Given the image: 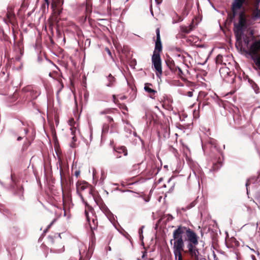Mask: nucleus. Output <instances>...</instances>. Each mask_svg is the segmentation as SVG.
<instances>
[{"label": "nucleus", "instance_id": "nucleus-11", "mask_svg": "<svg viewBox=\"0 0 260 260\" xmlns=\"http://www.w3.org/2000/svg\"><path fill=\"white\" fill-rule=\"evenodd\" d=\"M58 163L59 165V173L60 178L65 176L70 175L69 167L67 166L65 163L63 162L60 157H58Z\"/></svg>", "mask_w": 260, "mask_h": 260}, {"label": "nucleus", "instance_id": "nucleus-37", "mask_svg": "<svg viewBox=\"0 0 260 260\" xmlns=\"http://www.w3.org/2000/svg\"><path fill=\"white\" fill-rule=\"evenodd\" d=\"M190 0H186V3L185 6L184 7V10H186L187 9V8L188 7V5L189 4Z\"/></svg>", "mask_w": 260, "mask_h": 260}, {"label": "nucleus", "instance_id": "nucleus-22", "mask_svg": "<svg viewBox=\"0 0 260 260\" xmlns=\"http://www.w3.org/2000/svg\"><path fill=\"white\" fill-rule=\"evenodd\" d=\"M23 190L24 189L22 186H17V189L15 191L14 193L15 194L19 196L20 198H21L23 197Z\"/></svg>", "mask_w": 260, "mask_h": 260}, {"label": "nucleus", "instance_id": "nucleus-48", "mask_svg": "<svg viewBox=\"0 0 260 260\" xmlns=\"http://www.w3.org/2000/svg\"><path fill=\"white\" fill-rule=\"evenodd\" d=\"M113 101L115 103H116L118 101V100L116 99V96L115 95H113Z\"/></svg>", "mask_w": 260, "mask_h": 260}, {"label": "nucleus", "instance_id": "nucleus-10", "mask_svg": "<svg viewBox=\"0 0 260 260\" xmlns=\"http://www.w3.org/2000/svg\"><path fill=\"white\" fill-rule=\"evenodd\" d=\"M7 10L6 14L7 18H5L4 21L7 23H13L15 22L16 19V16L13 9L12 7H8Z\"/></svg>", "mask_w": 260, "mask_h": 260}, {"label": "nucleus", "instance_id": "nucleus-23", "mask_svg": "<svg viewBox=\"0 0 260 260\" xmlns=\"http://www.w3.org/2000/svg\"><path fill=\"white\" fill-rule=\"evenodd\" d=\"M175 74H177L182 80H186V79L185 74L179 67L177 70L176 73Z\"/></svg>", "mask_w": 260, "mask_h": 260}, {"label": "nucleus", "instance_id": "nucleus-7", "mask_svg": "<svg viewBox=\"0 0 260 260\" xmlns=\"http://www.w3.org/2000/svg\"><path fill=\"white\" fill-rule=\"evenodd\" d=\"M156 39L155 41V48L153 54H160L162 51V44L160 40V29L157 28L156 29Z\"/></svg>", "mask_w": 260, "mask_h": 260}, {"label": "nucleus", "instance_id": "nucleus-54", "mask_svg": "<svg viewBox=\"0 0 260 260\" xmlns=\"http://www.w3.org/2000/svg\"><path fill=\"white\" fill-rule=\"evenodd\" d=\"M122 108L123 109H125V110H127V109L125 105H123V107H122Z\"/></svg>", "mask_w": 260, "mask_h": 260}, {"label": "nucleus", "instance_id": "nucleus-24", "mask_svg": "<svg viewBox=\"0 0 260 260\" xmlns=\"http://www.w3.org/2000/svg\"><path fill=\"white\" fill-rule=\"evenodd\" d=\"M50 18L52 20L53 23H55L56 25V29L57 31H58V23L60 21V19L58 18V17L52 16Z\"/></svg>", "mask_w": 260, "mask_h": 260}, {"label": "nucleus", "instance_id": "nucleus-2", "mask_svg": "<svg viewBox=\"0 0 260 260\" xmlns=\"http://www.w3.org/2000/svg\"><path fill=\"white\" fill-rule=\"evenodd\" d=\"M250 3L251 0H233L231 12L228 13V20L230 22H233V31L236 41L240 44L243 30L252 23L250 15L247 13L245 7Z\"/></svg>", "mask_w": 260, "mask_h": 260}, {"label": "nucleus", "instance_id": "nucleus-14", "mask_svg": "<svg viewBox=\"0 0 260 260\" xmlns=\"http://www.w3.org/2000/svg\"><path fill=\"white\" fill-rule=\"evenodd\" d=\"M60 180L62 186L66 187H70L73 183V179L70 175L61 177Z\"/></svg>", "mask_w": 260, "mask_h": 260}, {"label": "nucleus", "instance_id": "nucleus-31", "mask_svg": "<svg viewBox=\"0 0 260 260\" xmlns=\"http://www.w3.org/2000/svg\"><path fill=\"white\" fill-rule=\"evenodd\" d=\"M230 241L232 243V245H231V247L237 246L239 245V242L237 241L235 238H232L230 239Z\"/></svg>", "mask_w": 260, "mask_h": 260}, {"label": "nucleus", "instance_id": "nucleus-61", "mask_svg": "<svg viewBox=\"0 0 260 260\" xmlns=\"http://www.w3.org/2000/svg\"><path fill=\"white\" fill-rule=\"evenodd\" d=\"M58 5H60V0H58Z\"/></svg>", "mask_w": 260, "mask_h": 260}, {"label": "nucleus", "instance_id": "nucleus-46", "mask_svg": "<svg viewBox=\"0 0 260 260\" xmlns=\"http://www.w3.org/2000/svg\"><path fill=\"white\" fill-rule=\"evenodd\" d=\"M249 41L248 38H246V39L244 40V42L247 46H248V45L249 44Z\"/></svg>", "mask_w": 260, "mask_h": 260}, {"label": "nucleus", "instance_id": "nucleus-29", "mask_svg": "<svg viewBox=\"0 0 260 260\" xmlns=\"http://www.w3.org/2000/svg\"><path fill=\"white\" fill-rule=\"evenodd\" d=\"M3 212L4 214H5L6 215H7L9 217H10L13 215H15V214L13 213V212L10 210V209L8 208H5L3 209Z\"/></svg>", "mask_w": 260, "mask_h": 260}, {"label": "nucleus", "instance_id": "nucleus-34", "mask_svg": "<svg viewBox=\"0 0 260 260\" xmlns=\"http://www.w3.org/2000/svg\"><path fill=\"white\" fill-rule=\"evenodd\" d=\"M196 205V202L195 201H193L192 202H191L190 204H189L187 207H186V209H190L191 208L194 207Z\"/></svg>", "mask_w": 260, "mask_h": 260}, {"label": "nucleus", "instance_id": "nucleus-40", "mask_svg": "<svg viewBox=\"0 0 260 260\" xmlns=\"http://www.w3.org/2000/svg\"><path fill=\"white\" fill-rule=\"evenodd\" d=\"M55 221V219H54L50 223V224L48 226L47 229L45 231V232H46L50 227L53 224V223H54V222Z\"/></svg>", "mask_w": 260, "mask_h": 260}, {"label": "nucleus", "instance_id": "nucleus-64", "mask_svg": "<svg viewBox=\"0 0 260 260\" xmlns=\"http://www.w3.org/2000/svg\"><path fill=\"white\" fill-rule=\"evenodd\" d=\"M164 187H166V185L165 184L164 185Z\"/></svg>", "mask_w": 260, "mask_h": 260}, {"label": "nucleus", "instance_id": "nucleus-36", "mask_svg": "<svg viewBox=\"0 0 260 260\" xmlns=\"http://www.w3.org/2000/svg\"><path fill=\"white\" fill-rule=\"evenodd\" d=\"M253 88L254 89L255 92L257 93L258 92V90H259V88L255 83H254V85H253Z\"/></svg>", "mask_w": 260, "mask_h": 260}, {"label": "nucleus", "instance_id": "nucleus-39", "mask_svg": "<svg viewBox=\"0 0 260 260\" xmlns=\"http://www.w3.org/2000/svg\"><path fill=\"white\" fill-rule=\"evenodd\" d=\"M256 66H257L258 69L260 70V57L257 59Z\"/></svg>", "mask_w": 260, "mask_h": 260}, {"label": "nucleus", "instance_id": "nucleus-21", "mask_svg": "<svg viewBox=\"0 0 260 260\" xmlns=\"http://www.w3.org/2000/svg\"><path fill=\"white\" fill-rule=\"evenodd\" d=\"M52 7L53 8V16L58 17L61 14L62 9L57 6H54L53 4H52Z\"/></svg>", "mask_w": 260, "mask_h": 260}, {"label": "nucleus", "instance_id": "nucleus-51", "mask_svg": "<svg viewBox=\"0 0 260 260\" xmlns=\"http://www.w3.org/2000/svg\"><path fill=\"white\" fill-rule=\"evenodd\" d=\"M140 236V239H141V240H143V234L142 235H139Z\"/></svg>", "mask_w": 260, "mask_h": 260}, {"label": "nucleus", "instance_id": "nucleus-53", "mask_svg": "<svg viewBox=\"0 0 260 260\" xmlns=\"http://www.w3.org/2000/svg\"><path fill=\"white\" fill-rule=\"evenodd\" d=\"M44 1L47 4V5L48 6L49 4V0H44Z\"/></svg>", "mask_w": 260, "mask_h": 260}, {"label": "nucleus", "instance_id": "nucleus-38", "mask_svg": "<svg viewBox=\"0 0 260 260\" xmlns=\"http://www.w3.org/2000/svg\"><path fill=\"white\" fill-rule=\"evenodd\" d=\"M80 171L79 170H77L74 173V175L76 177H78L79 175H80Z\"/></svg>", "mask_w": 260, "mask_h": 260}, {"label": "nucleus", "instance_id": "nucleus-52", "mask_svg": "<svg viewBox=\"0 0 260 260\" xmlns=\"http://www.w3.org/2000/svg\"><path fill=\"white\" fill-rule=\"evenodd\" d=\"M156 2L157 3V4H160L162 0H155Z\"/></svg>", "mask_w": 260, "mask_h": 260}, {"label": "nucleus", "instance_id": "nucleus-28", "mask_svg": "<svg viewBox=\"0 0 260 260\" xmlns=\"http://www.w3.org/2000/svg\"><path fill=\"white\" fill-rule=\"evenodd\" d=\"M115 110H116L115 109H106L104 110L101 111L100 113L101 115L111 114L113 113L114 111Z\"/></svg>", "mask_w": 260, "mask_h": 260}, {"label": "nucleus", "instance_id": "nucleus-12", "mask_svg": "<svg viewBox=\"0 0 260 260\" xmlns=\"http://www.w3.org/2000/svg\"><path fill=\"white\" fill-rule=\"evenodd\" d=\"M22 91L27 93V96H30L31 99H36L38 95V92L33 89L31 85H28L22 89Z\"/></svg>", "mask_w": 260, "mask_h": 260}, {"label": "nucleus", "instance_id": "nucleus-3", "mask_svg": "<svg viewBox=\"0 0 260 260\" xmlns=\"http://www.w3.org/2000/svg\"><path fill=\"white\" fill-rule=\"evenodd\" d=\"M86 205L88 207V209H86L85 210V215L86 220L89 223L91 230L93 231L96 230L98 225L97 217L93 213V208L91 206L87 205V203Z\"/></svg>", "mask_w": 260, "mask_h": 260}, {"label": "nucleus", "instance_id": "nucleus-4", "mask_svg": "<svg viewBox=\"0 0 260 260\" xmlns=\"http://www.w3.org/2000/svg\"><path fill=\"white\" fill-rule=\"evenodd\" d=\"M260 51V40L254 42L250 46L248 50V53L251 56L255 64L257 60L260 58L258 52Z\"/></svg>", "mask_w": 260, "mask_h": 260}, {"label": "nucleus", "instance_id": "nucleus-25", "mask_svg": "<svg viewBox=\"0 0 260 260\" xmlns=\"http://www.w3.org/2000/svg\"><path fill=\"white\" fill-rule=\"evenodd\" d=\"M107 79L109 81V83H108L107 85L108 86H112L115 81V78L111 74H109L107 77Z\"/></svg>", "mask_w": 260, "mask_h": 260}, {"label": "nucleus", "instance_id": "nucleus-8", "mask_svg": "<svg viewBox=\"0 0 260 260\" xmlns=\"http://www.w3.org/2000/svg\"><path fill=\"white\" fill-rule=\"evenodd\" d=\"M95 202L96 204L99 206L100 209L107 216L110 217L112 213L109 209L108 208L107 206L104 203L103 201L101 198L95 199Z\"/></svg>", "mask_w": 260, "mask_h": 260}, {"label": "nucleus", "instance_id": "nucleus-6", "mask_svg": "<svg viewBox=\"0 0 260 260\" xmlns=\"http://www.w3.org/2000/svg\"><path fill=\"white\" fill-rule=\"evenodd\" d=\"M76 188L77 192L79 194L80 196L82 198H83V197L81 192L85 189L88 190V193L89 194L92 193V187L89 183L84 181H78L76 183Z\"/></svg>", "mask_w": 260, "mask_h": 260}, {"label": "nucleus", "instance_id": "nucleus-44", "mask_svg": "<svg viewBox=\"0 0 260 260\" xmlns=\"http://www.w3.org/2000/svg\"><path fill=\"white\" fill-rule=\"evenodd\" d=\"M13 96L14 97V101L16 100L17 98H18V94L16 92H15L13 95Z\"/></svg>", "mask_w": 260, "mask_h": 260}, {"label": "nucleus", "instance_id": "nucleus-13", "mask_svg": "<svg viewBox=\"0 0 260 260\" xmlns=\"http://www.w3.org/2000/svg\"><path fill=\"white\" fill-rule=\"evenodd\" d=\"M166 63L172 73L174 74L176 73L177 70L179 67L175 65V62L172 58L170 57L167 58L166 60Z\"/></svg>", "mask_w": 260, "mask_h": 260}, {"label": "nucleus", "instance_id": "nucleus-17", "mask_svg": "<svg viewBox=\"0 0 260 260\" xmlns=\"http://www.w3.org/2000/svg\"><path fill=\"white\" fill-rule=\"evenodd\" d=\"M71 131V134L72 135V141L70 143V146L72 148H75L76 147V142L77 141V137L75 136L76 127L74 126L70 128Z\"/></svg>", "mask_w": 260, "mask_h": 260}, {"label": "nucleus", "instance_id": "nucleus-49", "mask_svg": "<svg viewBox=\"0 0 260 260\" xmlns=\"http://www.w3.org/2000/svg\"><path fill=\"white\" fill-rule=\"evenodd\" d=\"M255 1V4L256 5H259V3H260V0H254Z\"/></svg>", "mask_w": 260, "mask_h": 260}, {"label": "nucleus", "instance_id": "nucleus-59", "mask_svg": "<svg viewBox=\"0 0 260 260\" xmlns=\"http://www.w3.org/2000/svg\"><path fill=\"white\" fill-rule=\"evenodd\" d=\"M116 156H117V157H118V158L121 157V155H118V154L116 155Z\"/></svg>", "mask_w": 260, "mask_h": 260}, {"label": "nucleus", "instance_id": "nucleus-20", "mask_svg": "<svg viewBox=\"0 0 260 260\" xmlns=\"http://www.w3.org/2000/svg\"><path fill=\"white\" fill-rule=\"evenodd\" d=\"M221 166L222 161L221 160V159L219 158L216 162L213 163L211 170L213 171H217L221 168Z\"/></svg>", "mask_w": 260, "mask_h": 260}, {"label": "nucleus", "instance_id": "nucleus-1", "mask_svg": "<svg viewBox=\"0 0 260 260\" xmlns=\"http://www.w3.org/2000/svg\"><path fill=\"white\" fill-rule=\"evenodd\" d=\"M170 243L176 260H202L197 247L199 236L191 229L179 225L173 231Z\"/></svg>", "mask_w": 260, "mask_h": 260}, {"label": "nucleus", "instance_id": "nucleus-16", "mask_svg": "<svg viewBox=\"0 0 260 260\" xmlns=\"http://www.w3.org/2000/svg\"><path fill=\"white\" fill-rule=\"evenodd\" d=\"M173 219L174 217L173 216L170 214H164L158 220V223H160L162 221L165 225H166L168 222L172 220Z\"/></svg>", "mask_w": 260, "mask_h": 260}, {"label": "nucleus", "instance_id": "nucleus-33", "mask_svg": "<svg viewBox=\"0 0 260 260\" xmlns=\"http://www.w3.org/2000/svg\"><path fill=\"white\" fill-rule=\"evenodd\" d=\"M57 234H56L55 235H54V236H51V235H49L48 236V240L51 243H53L54 241V238H56V235Z\"/></svg>", "mask_w": 260, "mask_h": 260}, {"label": "nucleus", "instance_id": "nucleus-55", "mask_svg": "<svg viewBox=\"0 0 260 260\" xmlns=\"http://www.w3.org/2000/svg\"><path fill=\"white\" fill-rule=\"evenodd\" d=\"M107 51H108V53H109V54L111 55V53L109 49H107Z\"/></svg>", "mask_w": 260, "mask_h": 260}, {"label": "nucleus", "instance_id": "nucleus-56", "mask_svg": "<svg viewBox=\"0 0 260 260\" xmlns=\"http://www.w3.org/2000/svg\"><path fill=\"white\" fill-rule=\"evenodd\" d=\"M21 139H22V137H18V138H17V140H18V141H20V140H21Z\"/></svg>", "mask_w": 260, "mask_h": 260}, {"label": "nucleus", "instance_id": "nucleus-18", "mask_svg": "<svg viewBox=\"0 0 260 260\" xmlns=\"http://www.w3.org/2000/svg\"><path fill=\"white\" fill-rule=\"evenodd\" d=\"M172 101L171 100L167 99L162 102V106L164 109L168 111H172L173 110V107L172 106Z\"/></svg>", "mask_w": 260, "mask_h": 260}, {"label": "nucleus", "instance_id": "nucleus-35", "mask_svg": "<svg viewBox=\"0 0 260 260\" xmlns=\"http://www.w3.org/2000/svg\"><path fill=\"white\" fill-rule=\"evenodd\" d=\"M57 81L60 86V89H62L63 87V84L62 82L61 79L59 78L57 80Z\"/></svg>", "mask_w": 260, "mask_h": 260}, {"label": "nucleus", "instance_id": "nucleus-57", "mask_svg": "<svg viewBox=\"0 0 260 260\" xmlns=\"http://www.w3.org/2000/svg\"><path fill=\"white\" fill-rule=\"evenodd\" d=\"M182 20V19L181 18V17H179V19H178V21H181Z\"/></svg>", "mask_w": 260, "mask_h": 260}, {"label": "nucleus", "instance_id": "nucleus-41", "mask_svg": "<svg viewBox=\"0 0 260 260\" xmlns=\"http://www.w3.org/2000/svg\"><path fill=\"white\" fill-rule=\"evenodd\" d=\"M107 119L108 122L110 123L113 121V118L110 116H107Z\"/></svg>", "mask_w": 260, "mask_h": 260}, {"label": "nucleus", "instance_id": "nucleus-19", "mask_svg": "<svg viewBox=\"0 0 260 260\" xmlns=\"http://www.w3.org/2000/svg\"><path fill=\"white\" fill-rule=\"evenodd\" d=\"M114 149L115 152L118 154H123L124 156H126L127 155V150L124 146L115 147Z\"/></svg>", "mask_w": 260, "mask_h": 260}, {"label": "nucleus", "instance_id": "nucleus-15", "mask_svg": "<svg viewBox=\"0 0 260 260\" xmlns=\"http://www.w3.org/2000/svg\"><path fill=\"white\" fill-rule=\"evenodd\" d=\"M150 86H152V84L151 83H145L144 86V90L147 92L150 93L149 97L152 99H155V94L157 93V91L154 89H152Z\"/></svg>", "mask_w": 260, "mask_h": 260}, {"label": "nucleus", "instance_id": "nucleus-5", "mask_svg": "<svg viewBox=\"0 0 260 260\" xmlns=\"http://www.w3.org/2000/svg\"><path fill=\"white\" fill-rule=\"evenodd\" d=\"M152 63L156 72L157 76L162 75L161 61L160 54H153L152 56Z\"/></svg>", "mask_w": 260, "mask_h": 260}, {"label": "nucleus", "instance_id": "nucleus-50", "mask_svg": "<svg viewBox=\"0 0 260 260\" xmlns=\"http://www.w3.org/2000/svg\"><path fill=\"white\" fill-rule=\"evenodd\" d=\"M249 34L251 35H253L254 34V30L251 29L249 32Z\"/></svg>", "mask_w": 260, "mask_h": 260}, {"label": "nucleus", "instance_id": "nucleus-9", "mask_svg": "<svg viewBox=\"0 0 260 260\" xmlns=\"http://www.w3.org/2000/svg\"><path fill=\"white\" fill-rule=\"evenodd\" d=\"M250 19H251V20H252V23L251 24H250L249 25H248L243 31V34L241 36V40L242 39V38L244 36V31L247 30V29H248L249 28V27L252 25L253 24H254V21L258 19V18H260V10L258 9H256L255 10L253 11L252 13V15H250ZM237 43H238L239 45H241L242 43L240 44H239L238 42H237Z\"/></svg>", "mask_w": 260, "mask_h": 260}, {"label": "nucleus", "instance_id": "nucleus-43", "mask_svg": "<svg viewBox=\"0 0 260 260\" xmlns=\"http://www.w3.org/2000/svg\"><path fill=\"white\" fill-rule=\"evenodd\" d=\"M209 142L212 145H214L215 146V141L214 140L212 139V140H210Z\"/></svg>", "mask_w": 260, "mask_h": 260}, {"label": "nucleus", "instance_id": "nucleus-63", "mask_svg": "<svg viewBox=\"0 0 260 260\" xmlns=\"http://www.w3.org/2000/svg\"><path fill=\"white\" fill-rule=\"evenodd\" d=\"M170 181H171V179H170L169 180L168 182H170Z\"/></svg>", "mask_w": 260, "mask_h": 260}, {"label": "nucleus", "instance_id": "nucleus-45", "mask_svg": "<svg viewBox=\"0 0 260 260\" xmlns=\"http://www.w3.org/2000/svg\"><path fill=\"white\" fill-rule=\"evenodd\" d=\"M193 93L192 91H188L187 92V95L191 97L192 96Z\"/></svg>", "mask_w": 260, "mask_h": 260}, {"label": "nucleus", "instance_id": "nucleus-47", "mask_svg": "<svg viewBox=\"0 0 260 260\" xmlns=\"http://www.w3.org/2000/svg\"><path fill=\"white\" fill-rule=\"evenodd\" d=\"M138 232H139V235L143 234V229H142V228H141L140 229H139Z\"/></svg>", "mask_w": 260, "mask_h": 260}, {"label": "nucleus", "instance_id": "nucleus-27", "mask_svg": "<svg viewBox=\"0 0 260 260\" xmlns=\"http://www.w3.org/2000/svg\"><path fill=\"white\" fill-rule=\"evenodd\" d=\"M180 29L181 32L184 34H188L191 31V28H189L186 26H181Z\"/></svg>", "mask_w": 260, "mask_h": 260}, {"label": "nucleus", "instance_id": "nucleus-42", "mask_svg": "<svg viewBox=\"0 0 260 260\" xmlns=\"http://www.w3.org/2000/svg\"><path fill=\"white\" fill-rule=\"evenodd\" d=\"M188 27H189V28H191L192 31L194 27L193 22H192V23Z\"/></svg>", "mask_w": 260, "mask_h": 260}, {"label": "nucleus", "instance_id": "nucleus-32", "mask_svg": "<svg viewBox=\"0 0 260 260\" xmlns=\"http://www.w3.org/2000/svg\"><path fill=\"white\" fill-rule=\"evenodd\" d=\"M222 55L219 54L216 58V63L221 64L222 62Z\"/></svg>", "mask_w": 260, "mask_h": 260}, {"label": "nucleus", "instance_id": "nucleus-58", "mask_svg": "<svg viewBox=\"0 0 260 260\" xmlns=\"http://www.w3.org/2000/svg\"><path fill=\"white\" fill-rule=\"evenodd\" d=\"M252 257L253 260H256L255 257L254 255H252Z\"/></svg>", "mask_w": 260, "mask_h": 260}, {"label": "nucleus", "instance_id": "nucleus-26", "mask_svg": "<svg viewBox=\"0 0 260 260\" xmlns=\"http://www.w3.org/2000/svg\"><path fill=\"white\" fill-rule=\"evenodd\" d=\"M48 27L49 30L51 31V33L53 34V27L56 26L55 23H53L52 20L50 18L48 20Z\"/></svg>", "mask_w": 260, "mask_h": 260}, {"label": "nucleus", "instance_id": "nucleus-62", "mask_svg": "<svg viewBox=\"0 0 260 260\" xmlns=\"http://www.w3.org/2000/svg\"><path fill=\"white\" fill-rule=\"evenodd\" d=\"M49 76H51V73H49Z\"/></svg>", "mask_w": 260, "mask_h": 260}, {"label": "nucleus", "instance_id": "nucleus-60", "mask_svg": "<svg viewBox=\"0 0 260 260\" xmlns=\"http://www.w3.org/2000/svg\"><path fill=\"white\" fill-rule=\"evenodd\" d=\"M63 0H61V5H62V4H63Z\"/></svg>", "mask_w": 260, "mask_h": 260}, {"label": "nucleus", "instance_id": "nucleus-30", "mask_svg": "<svg viewBox=\"0 0 260 260\" xmlns=\"http://www.w3.org/2000/svg\"><path fill=\"white\" fill-rule=\"evenodd\" d=\"M109 129V126L108 124L105 123L103 125V128H102V134L103 135H105L108 133Z\"/></svg>", "mask_w": 260, "mask_h": 260}]
</instances>
